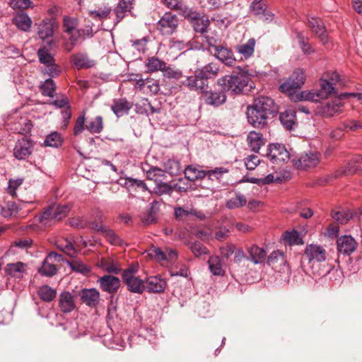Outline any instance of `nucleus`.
I'll use <instances>...</instances> for the list:
<instances>
[{
	"label": "nucleus",
	"instance_id": "nucleus-3",
	"mask_svg": "<svg viewBox=\"0 0 362 362\" xmlns=\"http://www.w3.org/2000/svg\"><path fill=\"white\" fill-rule=\"evenodd\" d=\"M52 45H56L54 41L51 40L47 42V47H40L37 51V56L39 61L41 64L46 66V68L42 71L45 74L50 77H55L59 75L61 70L59 67L55 64V60L53 56L49 52V48H52Z\"/></svg>",
	"mask_w": 362,
	"mask_h": 362
},
{
	"label": "nucleus",
	"instance_id": "nucleus-30",
	"mask_svg": "<svg viewBox=\"0 0 362 362\" xmlns=\"http://www.w3.org/2000/svg\"><path fill=\"white\" fill-rule=\"evenodd\" d=\"M339 104L335 102L320 104L316 107L315 112L317 115L325 117H330L339 112Z\"/></svg>",
	"mask_w": 362,
	"mask_h": 362
},
{
	"label": "nucleus",
	"instance_id": "nucleus-12",
	"mask_svg": "<svg viewBox=\"0 0 362 362\" xmlns=\"http://www.w3.org/2000/svg\"><path fill=\"white\" fill-rule=\"evenodd\" d=\"M178 25L176 15L166 12L158 21L157 29L163 35H170L174 33Z\"/></svg>",
	"mask_w": 362,
	"mask_h": 362
},
{
	"label": "nucleus",
	"instance_id": "nucleus-43",
	"mask_svg": "<svg viewBox=\"0 0 362 362\" xmlns=\"http://www.w3.org/2000/svg\"><path fill=\"white\" fill-rule=\"evenodd\" d=\"M54 25L50 21H43L38 25L37 35L42 40H45L53 35Z\"/></svg>",
	"mask_w": 362,
	"mask_h": 362
},
{
	"label": "nucleus",
	"instance_id": "nucleus-32",
	"mask_svg": "<svg viewBox=\"0 0 362 362\" xmlns=\"http://www.w3.org/2000/svg\"><path fill=\"white\" fill-rule=\"evenodd\" d=\"M247 252L250 255V260L255 264L262 263L267 256V251L257 245H252L248 247Z\"/></svg>",
	"mask_w": 362,
	"mask_h": 362
},
{
	"label": "nucleus",
	"instance_id": "nucleus-6",
	"mask_svg": "<svg viewBox=\"0 0 362 362\" xmlns=\"http://www.w3.org/2000/svg\"><path fill=\"white\" fill-rule=\"evenodd\" d=\"M70 209L71 207L68 204L50 206L42 211L39 217V221L47 225L52 221L62 220L69 214Z\"/></svg>",
	"mask_w": 362,
	"mask_h": 362
},
{
	"label": "nucleus",
	"instance_id": "nucleus-58",
	"mask_svg": "<svg viewBox=\"0 0 362 362\" xmlns=\"http://www.w3.org/2000/svg\"><path fill=\"white\" fill-rule=\"evenodd\" d=\"M331 216L333 219L340 224H346L351 218L352 214L349 211H332Z\"/></svg>",
	"mask_w": 362,
	"mask_h": 362
},
{
	"label": "nucleus",
	"instance_id": "nucleus-26",
	"mask_svg": "<svg viewBox=\"0 0 362 362\" xmlns=\"http://www.w3.org/2000/svg\"><path fill=\"white\" fill-rule=\"evenodd\" d=\"M132 107V104L124 98L114 99L111 105L112 111L117 117L127 115Z\"/></svg>",
	"mask_w": 362,
	"mask_h": 362
},
{
	"label": "nucleus",
	"instance_id": "nucleus-53",
	"mask_svg": "<svg viewBox=\"0 0 362 362\" xmlns=\"http://www.w3.org/2000/svg\"><path fill=\"white\" fill-rule=\"evenodd\" d=\"M247 203L245 197L241 193L235 194L234 197H232L226 201V206L229 209H234L245 206Z\"/></svg>",
	"mask_w": 362,
	"mask_h": 362
},
{
	"label": "nucleus",
	"instance_id": "nucleus-22",
	"mask_svg": "<svg viewBox=\"0 0 362 362\" xmlns=\"http://www.w3.org/2000/svg\"><path fill=\"white\" fill-rule=\"evenodd\" d=\"M101 289L109 293H115L120 286V280L112 275H104L98 279Z\"/></svg>",
	"mask_w": 362,
	"mask_h": 362
},
{
	"label": "nucleus",
	"instance_id": "nucleus-24",
	"mask_svg": "<svg viewBox=\"0 0 362 362\" xmlns=\"http://www.w3.org/2000/svg\"><path fill=\"white\" fill-rule=\"evenodd\" d=\"M59 307L64 313H69L76 308L74 296L69 291H63L59 296Z\"/></svg>",
	"mask_w": 362,
	"mask_h": 362
},
{
	"label": "nucleus",
	"instance_id": "nucleus-49",
	"mask_svg": "<svg viewBox=\"0 0 362 362\" xmlns=\"http://www.w3.org/2000/svg\"><path fill=\"white\" fill-rule=\"evenodd\" d=\"M63 138L57 132H52L46 136L44 140V146L53 148H59L62 145Z\"/></svg>",
	"mask_w": 362,
	"mask_h": 362
},
{
	"label": "nucleus",
	"instance_id": "nucleus-17",
	"mask_svg": "<svg viewBox=\"0 0 362 362\" xmlns=\"http://www.w3.org/2000/svg\"><path fill=\"white\" fill-rule=\"evenodd\" d=\"M308 25L313 33L317 35L320 42L325 45L329 42L327 30L322 20L314 17L310 16L308 18Z\"/></svg>",
	"mask_w": 362,
	"mask_h": 362
},
{
	"label": "nucleus",
	"instance_id": "nucleus-39",
	"mask_svg": "<svg viewBox=\"0 0 362 362\" xmlns=\"http://www.w3.org/2000/svg\"><path fill=\"white\" fill-rule=\"evenodd\" d=\"M320 88L317 90L320 100L327 98L331 94L335 93V88L333 83L328 79L321 78L320 80Z\"/></svg>",
	"mask_w": 362,
	"mask_h": 362
},
{
	"label": "nucleus",
	"instance_id": "nucleus-7",
	"mask_svg": "<svg viewBox=\"0 0 362 362\" xmlns=\"http://www.w3.org/2000/svg\"><path fill=\"white\" fill-rule=\"evenodd\" d=\"M267 158L274 165H282L291 158V154L285 146L281 144H270L267 146Z\"/></svg>",
	"mask_w": 362,
	"mask_h": 362
},
{
	"label": "nucleus",
	"instance_id": "nucleus-19",
	"mask_svg": "<svg viewBox=\"0 0 362 362\" xmlns=\"http://www.w3.org/2000/svg\"><path fill=\"white\" fill-rule=\"evenodd\" d=\"M190 19L192 25L197 33L202 34L207 32L209 26V20L205 16H200L199 14L191 9V13L189 16H183Z\"/></svg>",
	"mask_w": 362,
	"mask_h": 362
},
{
	"label": "nucleus",
	"instance_id": "nucleus-57",
	"mask_svg": "<svg viewBox=\"0 0 362 362\" xmlns=\"http://www.w3.org/2000/svg\"><path fill=\"white\" fill-rule=\"evenodd\" d=\"M111 11L110 7L104 6L97 10L90 11L89 14L93 19L103 21L110 18Z\"/></svg>",
	"mask_w": 362,
	"mask_h": 362
},
{
	"label": "nucleus",
	"instance_id": "nucleus-44",
	"mask_svg": "<svg viewBox=\"0 0 362 362\" xmlns=\"http://www.w3.org/2000/svg\"><path fill=\"white\" fill-rule=\"evenodd\" d=\"M294 100H307L313 102H318L320 98L317 90H302L297 94L291 95Z\"/></svg>",
	"mask_w": 362,
	"mask_h": 362
},
{
	"label": "nucleus",
	"instance_id": "nucleus-5",
	"mask_svg": "<svg viewBox=\"0 0 362 362\" xmlns=\"http://www.w3.org/2000/svg\"><path fill=\"white\" fill-rule=\"evenodd\" d=\"M322 155L318 151H305L292 159L293 165L300 170H308L316 168L320 163Z\"/></svg>",
	"mask_w": 362,
	"mask_h": 362
},
{
	"label": "nucleus",
	"instance_id": "nucleus-9",
	"mask_svg": "<svg viewBox=\"0 0 362 362\" xmlns=\"http://www.w3.org/2000/svg\"><path fill=\"white\" fill-rule=\"evenodd\" d=\"M308 264L314 266L327 259V251L323 246L318 244H308L304 250L303 257Z\"/></svg>",
	"mask_w": 362,
	"mask_h": 362
},
{
	"label": "nucleus",
	"instance_id": "nucleus-31",
	"mask_svg": "<svg viewBox=\"0 0 362 362\" xmlns=\"http://www.w3.org/2000/svg\"><path fill=\"white\" fill-rule=\"evenodd\" d=\"M255 45V40L250 38L245 43L236 45L235 49L238 53L241 54L242 58L248 59L254 54Z\"/></svg>",
	"mask_w": 362,
	"mask_h": 362
},
{
	"label": "nucleus",
	"instance_id": "nucleus-15",
	"mask_svg": "<svg viewBox=\"0 0 362 362\" xmlns=\"http://www.w3.org/2000/svg\"><path fill=\"white\" fill-rule=\"evenodd\" d=\"M33 141L26 138L18 140L13 148V155L18 160L26 159L33 152Z\"/></svg>",
	"mask_w": 362,
	"mask_h": 362
},
{
	"label": "nucleus",
	"instance_id": "nucleus-51",
	"mask_svg": "<svg viewBox=\"0 0 362 362\" xmlns=\"http://www.w3.org/2000/svg\"><path fill=\"white\" fill-rule=\"evenodd\" d=\"M26 265L23 262H18L16 263L8 264L6 266V273L14 277H21L25 271Z\"/></svg>",
	"mask_w": 362,
	"mask_h": 362
},
{
	"label": "nucleus",
	"instance_id": "nucleus-25",
	"mask_svg": "<svg viewBox=\"0 0 362 362\" xmlns=\"http://www.w3.org/2000/svg\"><path fill=\"white\" fill-rule=\"evenodd\" d=\"M182 84L187 87L190 90H195L202 93L205 89L208 88V83H204L203 80L199 77L197 71H195L194 76H187Z\"/></svg>",
	"mask_w": 362,
	"mask_h": 362
},
{
	"label": "nucleus",
	"instance_id": "nucleus-46",
	"mask_svg": "<svg viewBox=\"0 0 362 362\" xmlns=\"http://www.w3.org/2000/svg\"><path fill=\"white\" fill-rule=\"evenodd\" d=\"M164 173L166 172L171 176L178 175L182 171V168L179 160L175 159H168L163 163Z\"/></svg>",
	"mask_w": 362,
	"mask_h": 362
},
{
	"label": "nucleus",
	"instance_id": "nucleus-45",
	"mask_svg": "<svg viewBox=\"0 0 362 362\" xmlns=\"http://www.w3.org/2000/svg\"><path fill=\"white\" fill-rule=\"evenodd\" d=\"M281 239L289 245H299L303 244L302 238L296 230L284 232L281 235Z\"/></svg>",
	"mask_w": 362,
	"mask_h": 362
},
{
	"label": "nucleus",
	"instance_id": "nucleus-41",
	"mask_svg": "<svg viewBox=\"0 0 362 362\" xmlns=\"http://www.w3.org/2000/svg\"><path fill=\"white\" fill-rule=\"evenodd\" d=\"M279 119L287 129L291 130L296 124V112L293 110H286L280 113Z\"/></svg>",
	"mask_w": 362,
	"mask_h": 362
},
{
	"label": "nucleus",
	"instance_id": "nucleus-35",
	"mask_svg": "<svg viewBox=\"0 0 362 362\" xmlns=\"http://www.w3.org/2000/svg\"><path fill=\"white\" fill-rule=\"evenodd\" d=\"M64 48L67 52H71L76 45L81 36V33L79 30H76L71 32H64Z\"/></svg>",
	"mask_w": 362,
	"mask_h": 362
},
{
	"label": "nucleus",
	"instance_id": "nucleus-2",
	"mask_svg": "<svg viewBox=\"0 0 362 362\" xmlns=\"http://www.w3.org/2000/svg\"><path fill=\"white\" fill-rule=\"evenodd\" d=\"M217 83L223 91L233 95L242 93L247 87L252 88L251 78L246 71L237 74L226 75L218 79Z\"/></svg>",
	"mask_w": 362,
	"mask_h": 362
},
{
	"label": "nucleus",
	"instance_id": "nucleus-13",
	"mask_svg": "<svg viewBox=\"0 0 362 362\" xmlns=\"http://www.w3.org/2000/svg\"><path fill=\"white\" fill-rule=\"evenodd\" d=\"M209 46L213 50L211 53L220 62L228 66H233L235 64L236 59L234 57L233 52L228 48L213 45L209 41Z\"/></svg>",
	"mask_w": 362,
	"mask_h": 362
},
{
	"label": "nucleus",
	"instance_id": "nucleus-54",
	"mask_svg": "<svg viewBox=\"0 0 362 362\" xmlns=\"http://www.w3.org/2000/svg\"><path fill=\"white\" fill-rule=\"evenodd\" d=\"M124 186L128 189L131 190L132 189L140 188L143 192L148 191L147 185L146 183L139 179L132 178L130 177H126L124 180Z\"/></svg>",
	"mask_w": 362,
	"mask_h": 362
},
{
	"label": "nucleus",
	"instance_id": "nucleus-14",
	"mask_svg": "<svg viewBox=\"0 0 362 362\" xmlns=\"http://www.w3.org/2000/svg\"><path fill=\"white\" fill-rule=\"evenodd\" d=\"M337 247L339 254L349 256L356 251L358 243L351 235H344L337 238Z\"/></svg>",
	"mask_w": 362,
	"mask_h": 362
},
{
	"label": "nucleus",
	"instance_id": "nucleus-42",
	"mask_svg": "<svg viewBox=\"0 0 362 362\" xmlns=\"http://www.w3.org/2000/svg\"><path fill=\"white\" fill-rule=\"evenodd\" d=\"M37 293L44 302H51L57 296V291L48 285H42L37 288Z\"/></svg>",
	"mask_w": 362,
	"mask_h": 362
},
{
	"label": "nucleus",
	"instance_id": "nucleus-37",
	"mask_svg": "<svg viewBox=\"0 0 362 362\" xmlns=\"http://www.w3.org/2000/svg\"><path fill=\"white\" fill-rule=\"evenodd\" d=\"M228 172L229 170L224 167H217L214 169L205 170L206 178H204V181L209 180L211 182L216 181L217 182H220L223 175Z\"/></svg>",
	"mask_w": 362,
	"mask_h": 362
},
{
	"label": "nucleus",
	"instance_id": "nucleus-21",
	"mask_svg": "<svg viewBox=\"0 0 362 362\" xmlns=\"http://www.w3.org/2000/svg\"><path fill=\"white\" fill-rule=\"evenodd\" d=\"M78 295L81 301L88 307L94 308L99 303L100 294L96 288H83Z\"/></svg>",
	"mask_w": 362,
	"mask_h": 362
},
{
	"label": "nucleus",
	"instance_id": "nucleus-55",
	"mask_svg": "<svg viewBox=\"0 0 362 362\" xmlns=\"http://www.w3.org/2000/svg\"><path fill=\"white\" fill-rule=\"evenodd\" d=\"M155 183L156 185L153 191H149L151 193H154L158 196L170 194L172 193L173 189L172 186L168 183L163 182V179Z\"/></svg>",
	"mask_w": 362,
	"mask_h": 362
},
{
	"label": "nucleus",
	"instance_id": "nucleus-27",
	"mask_svg": "<svg viewBox=\"0 0 362 362\" xmlns=\"http://www.w3.org/2000/svg\"><path fill=\"white\" fill-rule=\"evenodd\" d=\"M247 141L251 151L254 153H259L260 148L265 144V139L263 135L255 131L248 133Z\"/></svg>",
	"mask_w": 362,
	"mask_h": 362
},
{
	"label": "nucleus",
	"instance_id": "nucleus-28",
	"mask_svg": "<svg viewBox=\"0 0 362 362\" xmlns=\"http://www.w3.org/2000/svg\"><path fill=\"white\" fill-rule=\"evenodd\" d=\"M71 62L78 69H89L95 65V62L90 59L86 53L74 54L70 57Z\"/></svg>",
	"mask_w": 362,
	"mask_h": 362
},
{
	"label": "nucleus",
	"instance_id": "nucleus-16",
	"mask_svg": "<svg viewBox=\"0 0 362 362\" xmlns=\"http://www.w3.org/2000/svg\"><path fill=\"white\" fill-rule=\"evenodd\" d=\"M267 264L276 272H284L287 267V260L284 252L281 250L273 251L268 257Z\"/></svg>",
	"mask_w": 362,
	"mask_h": 362
},
{
	"label": "nucleus",
	"instance_id": "nucleus-8",
	"mask_svg": "<svg viewBox=\"0 0 362 362\" xmlns=\"http://www.w3.org/2000/svg\"><path fill=\"white\" fill-rule=\"evenodd\" d=\"M305 81V72L303 69L295 70L288 80L281 83L279 89L282 93L293 95L300 88Z\"/></svg>",
	"mask_w": 362,
	"mask_h": 362
},
{
	"label": "nucleus",
	"instance_id": "nucleus-48",
	"mask_svg": "<svg viewBox=\"0 0 362 362\" xmlns=\"http://www.w3.org/2000/svg\"><path fill=\"white\" fill-rule=\"evenodd\" d=\"M71 269L75 272L87 275L91 272V267L83 263L82 261L75 259L73 261H66Z\"/></svg>",
	"mask_w": 362,
	"mask_h": 362
},
{
	"label": "nucleus",
	"instance_id": "nucleus-34",
	"mask_svg": "<svg viewBox=\"0 0 362 362\" xmlns=\"http://www.w3.org/2000/svg\"><path fill=\"white\" fill-rule=\"evenodd\" d=\"M185 177L191 181L198 179L204 180L206 178L205 170H202L199 166L188 165L184 170Z\"/></svg>",
	"mask_w": 362,
	"mask_h": 362
},
{
	"label": "nucleus",
	"instance_id": "nucleus-64",
	"mask_svg": "<svg viewBox=\"0 0 362 362\" xmlns=\"http://www.w3.org/2000/svg\"><path fill=\"white\" fill-rule=\"evenodd\" d=\"M260 163V160L256 155H250L245 158V165L249 170H252Z\"/></svg>",
	"mask_w": 362,
	"mask_h": 362
},
{
	"label": "nucleus",
	"instance_id": "nucleus-36",
	"mask_svg": "<svg viewBox=\"0 0 362 362\" xmlns=\"http://www.w3.org/2000/svg\"><path fill=\"white\" fill-rule=\"evenodd\" d=\"M166 63L156 57H148L145 62V67L148 73L163 71Z\"/></svg>",
	"mask_w": 362,
	"mask_h": 362
},
{
	"label": "nucleus",
	"instance_id": "nucleus-40",
	"mask_svg": "<svg viewBox=\"0 0 362 362\" xmlns=\"http://www.w3.org/2000/svg\"><path fill=\"white\" fill-rule=\"evenodd\" d=\"M132 8V4L129 1L120 0L117 6L114 9L116 16L115 24H117L125 16L128 11Z\"/></svg>",
	"mask_w": 362,
	"mask_h": 362
},
{
	"label": "nucleus",
	"instance_id": "nucleus-1",
	"mask_svg": "<svg viewBox=\"0 0 362 362\" xmlns=\"http://www.w3.org/2000/svg\"><path fill=\"white\" fill-rule=\"evenodd\" d=\"M279 111L274 100L267 96H259L247 107L246 115L248 122L255 128H262L267 124L270 116L274 117Z\"/></svg>",
	"mask_w": 362,
	"mask_h": 362
},
{
	"label": "nucleus",
	"instance_id": "nucleus-52",
	"mask_svg": "<svg viewBox=\"0 0 362 362\" xmlns=\"http://www.w3.org/2000/svg\"><path fill=\"white\" fill-rule=\"evenodd\" d=\"M86 129L91 134H98L103 129V121L101 116H97L87 122Z\"/></svg>",
	"mask_w": 362,
	"mask_h": 362
},
{
	"label": "nucleus",
	"instance_id": "nucleus-20",
	"mask_svg": "<svg viewBox=\"0 0 362 362\" xmlns=\"http://www.w3.org/2000/svg\"><path fill=\"white\" fill-rule=\"evenodd\" d=\"M224 92L223 89L208 91L206 88L205 91L202 92V98L206 104L217 107L226 102V96Z\"/></svg>",
	"mask_w": 362,
	"mask_h": 362
},
{
	"label": "nucleus",
	"instance_id": "nucleus-61",
	"mask_svg": "<svg viewBox=\"0 0 362 362\" xmlns=\"http://www.w3.org/2000/svg\"><path fill=\"white\" fill-rule=\"evenodd\" d=\"M250 9L254 15L259 18L264 12L266 4L262 0H255L251 4Z\"/></svg>",
	"mask_w": 362,
	"mask_h": 362
},
{
	"label": "nucleus",
	"instance_id": "nucleus-62",
	"mask_svg": "<svg viewBox=\"0 0 362 362\" xmlns=\"http://www.w3.org/2000/svg\"><path fill=\"white\" fill-rule=\"evenodd\" d=\"M191 251L196 257H199L207 253L208 250L200 242L192 243L189 247Z\"/></svg>",
	"mask_w": 362,
	"mask_h": 362
},
{
	"label": "nucleus",
	"instance_id": "nucleus-18",
	"mask_svg": "<svg viewBox=\"0 0 362 362\" xmlns=\"http://www.w3.org/2000/svg\"><path fill=\"white\" fill-rule=\"evenodd\" d=\"M308 25L313 33L317 35L320 42L325 45L329 42L327 30L322 20L314 17L310 16L308 18Z\"/></svg>",
	"mask_w": 362,
	"mask_h": 362
},
{
	"label": "nucleus",
	"instance_id": "nucleus-38",
	"mask_svg": "<svg viewBox=\"0 0 362 362\" xmlns=\"http://www.w3.org/2000/svg\"><path fill=\"white\" fill-rule=\"evenodd\" d=\"M210 272L215 276H223L225 271L223 268L222 259L218 256L210 257L208 260Z\"/></svg>",
	"mask_w": 362,
	"mask_h": 362
},
{
	"label": "nucleus",
	"instance_id": "nucleus-50",
	"mask_svg": "<svg viewBox=\"0 0 362 362\" xmlns=\"http://www.w3.org/2000/svg\"><path fill=\"white\" fill-rule=\"evenodd\" d=\"M14 21L16 25L21 30L28 31L31 27V18L25 13H18Z\"/></svg>",
	"mask_w": 362,
	"mask_h": 362
},
{
	"label": "nucleus",
	"instance_id": "nucleus-60",
	"mask_svg": "<svg viewBox=\"0 0 362 362\" xmlns=\"http://www.w3.org/2000/svg\"><path fill=\"white\" fill-rule=\"evenodd\" d=\"M163 76L170 79L178 80L182 77V72L177 69H174L165 65L163 71Z\"/></svg>",
	"mask_w": 362,
	"mask_h": 362
},
{
	"label": "nucleus",
	"instance_id": "nucleus-4",
	"mask_svg": "<svg viewBox=\"0 0 362 362\" xmlns=\"http://www.w3.org/2000/svg\"><path fill=\"white\" fill-rule=\"evenodd\" d=\"M137 272L138 265L131 264L122 272V280L130 292L141 294L145 289V281L136 276Z\"/></svg>",
	"mask_w": 362,
	"mask_h": 362
},
{
	"label": "nucleus",
	"instance_id": "nucleus-63",
	"mask_svg": "<svg viewBox=\"0 0 362 362\" xmlns=\"http://www.w3.org/2000/svg\"><path fill=\"white\" fill-rule=\"evenodd\" d=\"M77 23L76 18L68 16L64 17L63 22L64 32H71V30H78L76 28Z\"/></svg>",
	"mask_w": 362,
	"mask_h": 362
},
{
	"label": "nucleus",
	"instance_id": "nucleus-10",
	"mask_svg": "<svg viewBox=\"0 0 362 362\" xmlns=\"http://www.w3.org/2000/svg\"><path fill=\"white\" fill-rule=\"evenodd\" d=\"M148 255L156 262L163 264L164 262L173 263L177 259V252L175 250L168 247L162 250L160 247L151 246L147 251Z\"/></svg>",
	"mask_w": 362,
	"mask_h": 362
},
{
	"label": "nucleus",
	"instance_id": "nucleus-23",
	"mask_svg": "<svg viewBox=\"0 0 362 362\" xmlns=\"http://www.w3.org/2000/svg\"><path fill=\"white\" fill-rule=\"evenodd\" d=\"M145 288L149 293L163 292L166 287V281L158 276H152L146 279Z\"/></svg>",
	"mask_w": 362,
	"mask_h": 362
},
{
	"label": "nucleus",
	"instance_id": "nucleus-29",
	"mask_svg": "<svg viewBox=\"0 0 362 362\" xmlns=\"http://www.w3.org/2000/svg\"><path fill=\"white\" fill-rule=\"evenodd\" d=\"M219 70V66L216 63L211 62L203 67L198 69L197 71L204 83H208V80L216 77L218 75Z\"/></svg>",
	"mask_w": 362,
	"mask_h": 362
},
{
	"label": "nucleus",
	"instance_id": "nucleus-11",
	"mask_svg": "<svg viewBox=\"0 0 362 362\" xmlns=\"http://www.w3.org/2000/svg\"><path fill=\"white\" fill-rule=\"evenodd\" d=\"M64 261L62 255L54 252H51L42 262L41 267L38 269V272L42 276H53L58 271L54 262Z\"/></svg>",
	"mask_w": 362,
	"mask_h": 362
},
{
	"label": "nucleus",
	"instance_id": "nucleus-47",
	"mask_svg": "<svg viewBox=\"0 0 362 362\" xmlns=\"http://www.w3.org/2000/svg\"><path fill=\"white\" fill-rule=\"evenodd\" d=\"M100 233H103L107 240L112 245L122 246L124 240L119 237L112 229L107 228H100Z\"/></svg>",
	"mask_w": 362,
	"mask_h": 362
},
{
	"label": "nucleus",
	"instance_id": "nucleus-56",
	"mask_svg": "<svg viewBox=\"0 0 362 362\" xmlns=\"http://www.w3.org/2000/svg\"><path fill=\"white\" fill-rule=\"evenodd\" d=\"M40 88L43 95L52 98L54 96L56 90V84L54 81L49 78L46 79L40 86Z\"/></svg>",
	"mask_w": 362,
	"mask_h": 362
},
{
	"label": "nucleus",
	"instance_id": "nucleus-33",
	"mask_svg": "<svg viewBox=\"0 0 362 362\" xmlns=\"http://www.w3.org/2000/svg\"><path fill=\"white\" fill-rule=\"evenodd\" d=\"M163 4L170 9H173L182 16H189L191 8L185 5L182 0H162Z\"/></svg>",
	"mask_w": 362,
	"mask_h": 362
},
{
	"label": "nucleus",
	"instance_id": "nucleus-59",
	"mask_svg": "<svg viewBox=\"0 0 362 362\" xmlns=\"http://www.w3.org/2000/svg\"><path fill=\"white\" fill-rule=\"evenodd\" d=\"M164 175V170L158 168L151 167L148 170H146L147 179L153 180L155 182L162 180Z\"/></svg>",
	"mask_w": 362,
	"mask_h": 362
}]
</instances>
